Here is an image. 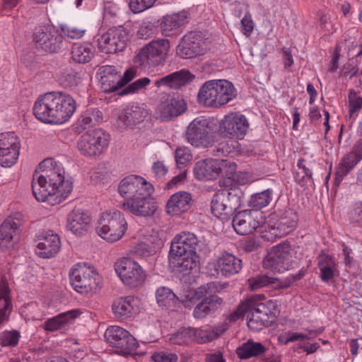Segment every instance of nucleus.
I'll use <instances>...</instances> for the list:
<instances>
[{
  "label": "nucleus",
  "instance_id": "338daca9",
  "mask_svg": "<svg viewBox=\"0 0 362 362\" xmlns=\"http://www.w3.org/2000/svg\"><path fill=\"white\" fill-rule=\"evenodd\" d=\"M336 267H320V278L322 281L327 282L332 279L334 278V269Z\"/></svg>",
  "mask_w": 362,
  "mask_h": 362
},
{
  "label": "nucleus",
  "instance_id": "a878e982",
  "mask_svg": "<svg viewBox=\"0 0 362 362\" xmlns=\"http://www.w3.org/2000/svg\"><path fill=\"white\" fill-rule=\"evenodd\" d=\"M186 108L184 100L168 95L158 105L156 114L161 120L167 121L180 115L185 112Z\"/></svg>",
  "mask_w": 362,
  "mask_h": 362
},
{
  "label": "nucleus",
  "instance_id": "ddd939ff",
  "mask_svg": "<svg viewBox=\"0 0 362 362\" xmlns=\"http://www.w3.org/2000/svg\"><path fill=\"white\" fill-rule=\"evenodd\" d=\"M291 245L283 243L274 246L263 260V267L274 272H284L293 267Z\"/></svg>",
  "mask_w": 362,
  "mask_h": 362
},
{
  "label": "nucleus",
  "instance_id": "09e8293b",
  "mask_svg": "<svg viewBox=\"0 0 362 362\" xmlns=\"http://www.w3.org/2000/svg\"><path fill=\"white\" fill-rule=\"evenodd\" d=\"M175 159L178 168H182L192 160L190 149L185 146H178L175 151Z\"/></svg>",
  "mask_w": 362,
  "mask_h": 362
},
{
  "label": "nucleus",
  "instance_id": "9d476101",
  "mask_svg": "<svg viewBox=\"0 0 362 362\" xmlns=\"http://www.w3.org/2000/svg\"><path fill=\"white\" fill-rule=\"evenodd\" d=\"M69 279L74 290L81 293L96 292L100 288L99 275L84 264L74 265L69 272Z\"/></svg>",
  "mask_w": 362,
  "mask_h": 362
},
{
  "label": "nucleus",
  "instance_id": "a211bd4d",
  "mask_svg": "<svg viewBox=\"0 0 362 362\" xmlns=\"http://www.w3.org/2000/svg\"><path fill=\"white\" fill-rule=\"evenodd\" d=\"M21 149L19 138L13 132L0 134V165L13 166L17 161Z\"/></svg>",
  "mask_w": 362,
  "mask_h": 362
},
{
  "label": "nucleus",
  "instance_id": "49530a36",
  "mask_svg": "<svg viewBox=\"0 0 362 362\" xmlns=\"http://www.w3.org/2000/svg\"><path fill=\"white\" fill-rule=\"evenodd\" d=\"M59 80L64 86L74 88L81 85L83 79L80 72L71 70L63 73Z\"/></svg>",
  "mask_w": 362,
  "mask_h": 362
},
{
  "label": "nucleus",
  "instance_id": "a18cd8bd",
  "mask_svg": "<svg viewBox=\"0 0 362 362\" xmlns=\"http://www.w3.org/2000/svg\"><path fill=\"white\" fill-rule=\"evenodd\" d=\"M194 334L192 327H182L171 334L170 340L178 345L187 344L194 341Z\"/></svg>",
  "mask_w": 362,
  "mask_h": 362
},
{
  "label": "nucleus",
  "instance_id": "bf43d9fd",
  "mask_svg": "<svg viewBox=\"0 0 362 362\" xmlns=\"http://www.w3.org/2000/svg\"><path fill=\"white\" fill-rule=\"evenodd\" d=\"M152 359L155 362H177V356L173 353L158 352L152 355Z\"/></svg>",
  "mask_w": 362,
  "mask_h": 362
},
{
  "label": "nucleus",
  "instance_id": "13d9d810",
  "mask_svg": "<svg viewBox=\"0 0 362 362\" xmlns=\"http://www.w3.org/2000/svg\"><path fill=\"white\" fill-rule=\"evenodd\" d=\"M93 125L94 123L86 111L78 119L75 128L77 132H81Z\"/></svg>",
  "mask_w": 362,
  "mask_h": 362
},
{
  "label": "nucleus",
  "instance_id": "5fc2aeb1",
  "mask_svg": "<svg viewBox=\"0 0 362 362\" xmlns=\"http://www.w3.org/2000/svg\"><path fill=\"white\" fill-rule=\"evenodd\" d=\"M277 281L276 278L271 277L267 275H262L253 279L250 284L252 290H257L270 284H274Z\"/></svg>",
  "mask_w": 362,
  "mask_h": 362
},
{
  "label": "nucleus",
  "instance_id": "2f4dec72",
  "mask_svg": "<svg viewBox=\"0 0 362 362\" xmlns=\"http://www.w3.org/2000/svg\"><path fill=\"white\" fill-rule=\"evenodd\" d=\"M81 313L80 310L77 309L62 313L55 317L47 319L43 325V328L45 330L50 332L57 330H65Z\"/></svg>",
  "mask_w": 362,
  "mask_h": 362
},
{
  "label": "nucleus",
  "instance_id": "473e14b6",
  "mask_svg": "<svg viewBox=\"0 0 362 362\" xmlns=\"http://www.w3.org/2000/svg\"><path fill=\"white\" fill-rule=\"evenodd\" d=\"M192 196L189 192L181 191L173 194L166 204V211L177 216L187 211L192 206Z\"/></svg>",
  "mask_w": 362,
  "mask_h": 362
},
{
  "label": "nucleus",
  "instance_id": "dca6fc26",
  "mask_svg": "<svg viewBox=\"0 0 362 362\" xmlns=\"http://www.w3.org/2000/svg\"><path fill=\"white\" fill-rule=\"evenodd\" d=\"M248 127L249 123L245 116L237 112H230L220 121L218 132L223 137L242 139L246 134Z\"/></svg>",
  "mask_w": 362,
  "mask_h": 362
},
{
  "label": "nucleus",
  "instance_id": "c9c22d12",
  "mask_svg": "<svg viewBox=\"0 0 362 362\" xmlns=\"http://www.w3.org/2000/svg\"><path fill=\"white\" fill-rule=\"evenodd\" d=\"M297 216L292 211H286L284 216L279 220L276 228H272L276 237H282L288 234L296 226Z\"/></svg>",
  "mask_w": 362,
  "mask_h": 362
},
{
  "label": "nucleus",
  "instance_id": "b1692460",
  "mask_svg": "<svg viewBox=\"0 0 362 362\" xmlns=\"http://www.w3.org/2000/svg\"><path fill=\"white\" fill-rule=\"evenodd\" d=\"M261 213L257 210H244L238 212L233 219V226L237 233L246 235L259 226L258 218Z\"/></svg>",
  "mask_w": 362,
  "mask_h": 362
},
{
  "label": "nucleus",
  "instance_id": "f257e3e1",
  "mask_svg": "<svg viewBox=\"0 0 362 362\" xmlns=\"http://www.w3.org/2000/svg\"><path fill=\"white\" fill-rule=\"evenodd\" d=\"M40 173L33 175L32 190L39 202L59 204L71 192L73 185L65 179V171L62 164L52 158L44 160L40 164Z\"/></svg>",
  "mask_w": 362,
  "mask_h": 362
},
{
  "label": "nucleus",
  "instance_id": "052dcab7",
  "mask_svg": "<svg viewBox=\"0 0 362 362\" xmlns=\"http://www.w3.org/2000/svg\"><path fill=\"white\" fill-rule=\"evenodd\" d=\"M349 217L351 221L362 224V204L356 203L349 213Z\"/></svg>",
  "mask_w": 362,
  "mask_h": 362
},
{
  "label": "nucleus",
  "instance_id": "cd10ccee",
  "mask_svg": "<svg viewBox=\"0 0 362 362\" xmlns=\"http://www.w3.org/2000/svg\"><path fill=\"white\" fill-rule=\"evenodd\" d=\"M61 246L60 239L52 230L43 231L38 236L37 254L42 258H50L55 255Z\"/></svg>",
  "mask_w": 362,
  "mask_h": 362
},
{
  "label": "nucleus",
  "instance_id": "2eb2a0df",
  "mask_svg": "<svg viewBox=\"0 0 362 362\" xmlns=\"http://www.w3.org/2000/svg\"><path fill=\"white\" fill-rule=\"evenodd\" d=\"M115 269L123 283L131 287H136L145 280L144 269L131 258L123 257L118 259L115 262Z\"/></svg>",
  "mask_w": 362,
  "mask_h": 362
},
{
  "label": "nucleus",
  "instance_id": "c756f323",
  "mask_svg": "<svg viewBox=\"0 0 362 362\" xmlns=\"http://www.w3.org/2000/svg\"><path fill=\"white\" fill-rule=\"evenodd\" d=\"M146 110L137 105L126 108L117 119V124L120 129L132 127L141 123L148 116Z\"/></svg>",
  "mask_w": 362,
  "mask_h": 362
},
{
  "label": "nucleus",
  "instance_id": "e433bc0d",
  "mask_svg": "<svg viewBox=\"0 0 362 362\" xmlns=\"http://www.w3.org/2000/svg\"><path fill=\"white\" fill-rule=\"evenodd\" d=\"M266 349V347L260 342L248 340L237 348L236 354L240 358L247 359L263 354Z\"/></svg>",
  "mask_w": 362,
  "mask_h": 362
},
{
  "label": "nucleus",
  "instance_id": "412c9836",
  "mask_svg": "<svg viewBox=\"0 0 362 362\" xmlns=\"http://www.w3.org/2000/svg\"><path fill=\"white\" fill-rule=\"evenodd\" d=\"M24 217L16 212L7 217L0 226V247L2 250L13 246L14 239L18 235L20 227L23 224Z\"/></svg>",
  "mask_w": 362,
  "mask_h": 362
},
{
  "label": "nucleus",
  "instance_id": "20e7f679",
  "mask_svg": "<svg viewBox=\"0 0 362 362\" xmlns=\"http://www.w3.org/2000/svg\"><path fill=\"white\" fill-rule=\"evenodd\" d=\"M233 180L230 177L219 180L223 189L218 190L211 202L212 214L222 220H227L241 205V190L238 187H232Z\"/></svg>",
  "mask_w": 362,
  "mask_h": 362
},
{
  "label": "nucleus",
  "instance_id": "6ab92c4d",
  "mask_svg": "<svg viewBox=\"0 0 362 362\" xmlns=\"http://www.w3.org/2000/svg\"><path fill=\"white\" fill-rule=\"evenodd\" d=\"M198 247H199V240L194 233L182 232L177 234L171 242L170 257L176 258L181 256L195 255Z\"/></svg>",
  "mask_w": 362,
  "mask_h": 362
},
{
  "label": "nucleus",
  "instance_id": "7ed1b4c3",
  "mask_svg": "<svg viewBox=\"0 0 362 362\" xmlns=\"http://www.w3.org/2000/svg\"><path fill=\"white\" fill-rule=\"evenodd\" d=\"M76 108L74 99L62 92H49L38 97L33 106L35 117L45 123L63 124Z\"/></svg>",
  "mask_w": 362,
  "mask_h": 362
},
{
  "label": "nucleus",
  "instance_id": "680f3d73",
  "mask_svg": "<svg viewBox=\"0 0 362 362\" xmlns=\"http://www.w3.org/2000/svg\"><path fill=\"white\" fill-rule=\"evenodd\" d=\"M304 275V273L300 271L296 274H293L292 276H290L289 277L286 278L282 281L277 282L278 280L276 281L275 284L276 285L274 286L276 288H289L291 284L298 281L300 280Z\"/></svg>",
  "mask_w": 362,
  "mask_h": 362
},
{
  "label": "nucleus",
  "instance_id": "f8f14e48",
  "mask_svg": "<svg viewBox=\"0 0 362 362\" xmlns=\"http://www.w3.org/2000/svg\"><path fill=\"white\" fill-rule=\"evenodd\" d=\"M247 303L248 305L247 325L250 330L257 332L272 323L274 317L272 312L265 304L259 303L257 296L247 298Z\"/></svg>",
  "mask_w": 362,
  "mask_h": 362
},
{
  "label": "nucleus",
  "instance_id": "f3484780",
  "mask_svg": "<svg viewBox=\"0 0 362 362\" xmlns=\"http://www.w3.org/2000/svg\"><path fill=\"white\" fill-rule=\"evenodd\" d=\"M127 41V33L121 26L110 28L98 40L100 50L105 54H114L123 51Z\"/></svg>",
  "mask_w": 362,
  "mask_h": 362
},
{
  "label": "nucleus",
  "instance_id": "a19ab883",
  "mask_svg": "<svg viewBox=\"0 0 362 362\" xmlns=\"http://www.w3.org/2000/svg\"><path fill=\"white\" fill-rule=\"evenodd\" d=\"M196 259V255L177 257L176 258H171L169 256L170 262L174 264L177 271L185 275L189 274L197 267Z\"/></svg>",
  "mask_w": 362,
  "mask_h": 362
},
{
  "label": "nucleus",
  "instance_id": "3c124183",
  "mask_svg": "<svg viewBox=\"0 0 362 362\" xmlns=\"http://www.w3.org/2000/svg\"><path fill=\"white\" fill-rule=\"evenodd\" d=\"M349 108L351 117L362 108V97L354 90L349 93Z\"/></svg>",
  "mask_w": 362,
  "mask_h": 362
},
{
  "label": "nucleus",
  "instance_id": "8fccbe9b",
  "mask_svg": "<svg viewBox=\"0 0 362 362\" xmlns=\"http://www.w3.org/2000/svg\"><path fill=\"white\" fill-rule=\"evenodd\" d=\"M18 331H5L0 334V344L3 346H15L19 341Z\"/></svg>",
  "mask_w": 362,
  "mask_h": 362
},
{
  "label": "nucleus",
  "instance_id": "4468645a",
  "mask_svg": "<svg viewBox=\"0 0 362 362\" xmlns=\"http://www.w3.org/2000/svg\"><path fill=\"white\" fill-rule=\"evenodd\" d=\"M107 342L122 355H129L138 348L136 339L125 329L112 325L105 332Z\"/></svg>",
  "mask_w": 362,
  "mask_h": 362
},
{
  "label": "nucleus",
  "instance_id": "4d7b16f0",
  "mask_svg": "<svg viewBox=\"0 0 362 362\" xmlns=\"http://www.w3.org/2000/svg\"><path fill=\"white\" fill-rule=\"evenodd\" d=\"M248 305L247 300L242 303L233 313L229 314L227 317V320L230 322H235L240 318L243 317L244 315L247 313Z\"/></svg>",
  "mask_w": 362,
  "mask_h": 362
},
{
  "label": "nucleus",
  "instance_id": "0eeeda50",
  "mask_svg": "<svg viewBox=\"0 0 362 362\" xmlns=\"http://www.w3.org/2000/svg\"><path fill=\"white\" fill-rule=\"evenodd\" d=\"M170 49L167 39L152 40L144 46L134 59V63L143 68L155 67L163 64Z\"/></svg>",
  "mask_w": 362,
  "mask_h": 362
},
{
  "label": "nucleus",
  "instance_id": "58836bf2",
  "mask_svg": "<svg viewBox=\"0 0 362 362\" xmlns=\"http://www.w3.org/2000/svg\"><path fill=\"white\" fill-rule=\"evenodd\" d=\"M134 298L131 296L120 298L112 304V312L117 318L126 319L131 317L133 311Z\"/></svg>",
  "mask_w": 362,
  "mask_h": 362
},
{
  "label": "nucleus",
  "instance_id": "7c9ffc66",
  "mask_svg": "<svg viewBox=\"0 0 362 362\" xmlns=\"http://www.w3.org/2000/svg\"><path fill=\"white\" fill-rule=\"evenodd\" d=\"M195 78L189 71L182 69L178 71L173 72L155 82L156 87H167L172 89H180L187 83L193 81Z\"/></svg>",
  "mask_w": 362,
  "mask_h": 362
},
{
  "label": "nucleus",
  "instance_id": "6e6552de",
  "mask_svg": "<svg viewBox=\"0 0 362 362\" xmlns=\"http://www.w3.org/2000/svg\"><path fill=\"white\" fill-rule=\"evenodd\" d=\"M185 139L197 148H208L215 143L213 128L209 121L204 117H197L189 124Z\"/></svg>",
  "mask_w": 362,
  "mask_h": 362
},
{
  "label": "nucleus",
  "instance_id": "f704fd0d",
  "mask_svg": "<svg viewBox=\"0 0 362 362\" xmlns=\"http://www.w3.org/2000/svg\"><path fill=\"white\" fill-rule=\"evenodd\" d=\"M222 289L218 282L211 281L202 285L195 290V296L208 303L221 305L223 300L216 295Z\"/></svg>",
  "mask_w": 362,
  "mask_h": 362
},
{
  "label": "nucleus",
  "instance_id": "de8ad7c7",
  "mask_svg": "<svg viewBox=\"0 0 362 362\" xmlns=\"http://www.w3.org/2000/svg\"><path fill=\"white\" fill-rule=\"evenodd\" d=\"M221 305L215 303H208L205 300H201L194 308L193 315L197 319L204 318L208 315L213 313Z\"/></svg>",
  "mask_w": 362,
  "mask_h": 362
},
{
  "label": "nucleus",
  "instance_id": "79ce46f5",
  "mask_svg": "<svg viewBox=\"0 0 362 362\" xmlns=\"http://www.w3.org/2000/svg\"><path fill=\"white\" fill-rule=\"evenodd\" d=\"M157 303L162 307H170L175 305L178 298L174 292L168 287H159L156 293Z\"/></svg>",
  "mask_w": 362,
  "mask_h": 362
},
{
  "label": "nucleus",
  "instance_id": "37998d69",
  "mask_svg": "<svg viewBox=\"0 0 362 362\" xmlns=\"http://www.w3.org/2000/svg\"><path fill=\"white\" fill-rule=\"evenodd\" d=\"M297 166L298 170L294 175L295 180L301 186H304L312 180V170L308 161L303 158L298 160Z\"/></svg>",
  "mask_w": 362,
  "mask_h": 362
},
{
  "label": "nucleus",
  "instance_id": "c85d7f7f",
  "mask_svg": "<svg viewBox=\"0 0 362 362\" xmlns=\"http://www.w3.org/2000/svg\"><path fill=\"white\" fill-rule=\"evenodd\" d=\"M91 218L87 211L81 209H74L68 216L67 228L78 236L85 235L90 226Z\"/></svg>",
  "mask_w": 362,
  "mask_h": 362
},
{
  "label": "nucleus",
  "instance_id": "39448f33",
  "mask_svg": "<svg viewBox=\"0 0 362 362\" xmlns=\"http://www.w3.org/2000/svg\"><path fill=\"white\" fill-rule=\"evenodd\" d=\"M233 84L226 80L206 81L197 93V101L205 107H220L235 97Z\"/></svg>",
  "mask_w": 362,
  "mask_h": 362
},
{
  "label": "nucleus",
  "instance_id": "aec40b11",
  "mask_svg": "<svg viewBox=\"0 0 362 362\" xmlns=\"http://www.w3.org/2000/svg\"><path fill=\"white\" fill-rule=\"evenodd\" d=\"M33 40L45 51L57 52L61 47L63 36L55 28L47 25L35 29Z\"/></svg>",
  "mask_w": 362,
  "mask_h": 362
},
{
  "label": "nucleus",
  "instance_id": "9b49d317",
  "mask_svg": "<svg viewBox=\"0 0 362 362\" xmlns=\"http://www.w3.org/2000/svg\"><path fill=\"white\" fill-rule=\"evenodd\" d=\"M242 269V259L227 251L222 252L206 267L209 275L216 278H229L238 274Z\"/></svg>",
  "mask_w": 362,
  "mask_h": 362
},
{
  "label": "nucleus",
  "instance_id": "72a5a7b5",
  "mask_svg": "<svg viewBox=\"0 0 362 362\" xmlns=\"http://www.w3.org/2000/svg\"><path fill=\"white\" fill-rule=\"evenodd\" d=\"M187 18L188 13L185 11L164 17L160 24L162 33L165 36L177 34L180 28L187 22Z\"/></svg>",
  "mask_w": 362,
  "mask_h": 362
},
{
  "label": "nucleus",
  "instance_id": "6e6d98bb",
  "mask_svg": "<svg viewBox=\"0 0 362 362\" xmlns=\"http://www.w3.org/2000/svg\"><path fill=\"white\" fill-rule=\"evenodd\" d=\"M156 30V28L151 22H144L139 26L137 31V35L141 39H148L153 36Z\"/></svg>",
  "mask_w": 362,
  "mask_h": 362
},
{
  "label": "nucleus",
  "instance_id": "423d86ee",
  "mask_svg": "<svg viewBox=\"0 0 362 362\" xmlns=\"http://www.w3.org/2000/svg\"><path fill=\"white\" fill-rule=\"evenodd\" d=\"M127 228L124 215L119 211H113L101 214L96 230L101 238L113 243L122 238Z\"/></svg>",
  "mask_w": 362,
  "mask_h": 362
},
{
  "label": "nucleus",
  "instance_id": "bb28decb",
  "mask_svg": "<svg viewBox=\"0 0 362 362\" xmlns=\"http://www.w3.org/2000/svg\"><path fill=\"white\" fill-rule=\"evenodd\" d=\"M97 74L105 93H112L121 88V71L115 66L103 65L99 67Z\"/></svg>",
  "mask_w": 362,
  "mask_h": 362
},
{
  "label": "nucleus",
  "instance_id": "393cba45",
  "mask_svg": "<svg viewBox=\"0 0 362 362\" xmlns=\"http://www.w3.org/2000/svg\"><path fill=\"white\" fill-rule=\"evenodd\" d=\"M226 166V160L221 159H205L196 163L194 167V177L199 180L216 179L223 167Z\"/></svg>",
  "mask_w": 362,
  "mask_h": 362
},
{
  "label": "nucleus",
  "instance_id": "864d4df0",
  "mask_svg": "<svg viewBox=\"0 0 362 362\" xmlns=\"http://www.w3.org/2000/svg\"><path fill=\"white\" fill-rule=\"evenodd\" d=\"M194 329V341L197 343L202 344L211 341L214 339V335L213 331L211 328L207 329H199V328H193Z\"/></svg>",
  "mask_w": 362,
  "mask_h": 362
},
{
  "label": "nucleus",
  "instance_id": "1a4fd4ad",
  "mask_svg": "<svg viewBox=\"0 0 362 362\" xmlns=\"http://www.w3.org/2000/svg\"><path fill=\"white\" fill-rule=\"evenodd\" d=\"M110 139V134L101 129L88 130L81 136L77 147L83 156H99L107 148Z\"/></svg>",
  "mask_w": 362,
  "mask_h": 362
},
{
  "label": "nucleus",
  "instance_id": "e2e57ef3",
  "mask_svg": "<svg viewBox=\"0 0 362 362\" xmlns=\"http://www.w3.org/2000/svg\"><path fill=\"white\" fill-rule=\"evenodd\" d=\"M63 30L67 37L71 39L81 38L84 35L86 32V30L77 28L74 25L66 26L64 29H63Z\"/></svg>",
  "mask_w": 362,
  "mask_h": 362
},
{
  "label": "nucleus",
  "instance_id": "ea45409f",
  "mask_svg": "<svg viewBox=\"0 0 362 362\" xmlns=\"http://www.w3.org/2000/svg\"><path fill=\"white\" fill-rule=\"evenodd\" d=\"M93 57L92 46L87 43H74L71 48V59L80 64H86Z\"/></svg>",
  "mask_w": 362,
  "mask_h": 362
},
{
  "label": "nucleus",
  "instance_id": "774afa93",
  "mask_svg": "<svg viewBox=\"0 0 362 362\" xmlns=\"http://www.w3.org/2000/svg\"><path fill=\"white\" fill-rule=\"evenodd\" d=\"M319 268L323 267H336V263L332 256L322 253L318 257Z\"/></svg>",
  "mask_w": 362,
  "mask_h": 362
},
{
  "label": "nucleus",
  "instance_id": "69168bd1",
  "mask_svg": "<svg viewBox=\"0 0 362 362\" xmlns=\"http://www.w3.org/2000/svg\"><path fill=\"white\" fill-rule=\"evenodd\" d=\"M241 25L243 28V33L245 35H250L252 32L254 28V23L252 20L251 15L247 13L241 20Z\"/></svg>",
  "mask_w": 362,
  "mask_h": 362
},
{
  "label": "nucleus",
  "instance_id": "603ef678",
  "mask_svg": "<svg viewBox=\"0 0 362 362\" xmlns=\"http://www.w3.org/2000/svg\"><path fill=\"white\" fill-rule=\"evenodd\" d=\"M150 82L151 80L149 78L144 77L139 78L122 89L121 93H119V95H123L134 93L148 85Z\"/></svg>",
  "mask_w": 362,
  "mask_h": 362
},
{
  "label": "nucleus",
  "instance_id": "4be33fe9",
  "mask_svg": "<svg viewBox=\"0 0 362 362\" xmlns=\"http://www.w3.org/2000/svg\"><path fill=\"white\" fill-rule=\"evenodd\" d=\"M204 42L199 32H189L182 37L177 46V54L184 59H192L205 52Z\"/></svg>",
  "mask_w": 362,
  "mask_h": 362
},
{
  "label": "nucleus",
  "instance_id": "c03bdc74",
  "mask_svg": "<svg viewBox=\"0 0 362 362\" xmlns=\"http://www.w3.org/2000/svg\"><path fill=\"white\" fill-rule=\"evenodd\" d=\"M272 198V190L267 189L261 192L253 194L250 200V205L253 208L252 210H259L267 206Z\"/></svg>",
  "mask_w": 362,
  "mask_h": 362
},
{
  "label": "nucleus",
  "instance_id": "0e129e2a",
  "mask_svg": "<svg viewBox=\"0 0 362 362\" xmlns=\"http://www.w3.org/2000/svg\"><path fill=\"white\" fill-rule=\"evenodd\" d=\"M231 152V147L228 142H221L213 150L212 154L218 158L227 156Z\"/></svg>",
  "mask_w": 362,
  "mask_h": 362
},
{
  "label": "nucleus",
  "instance_id": "f03ea898",
  "mask_svg": "<svg viewBox=\"0 0 362 362\" xmlns=\"http://www.w3.org/2000/svg\"><path fill=\"white\" fill-rule=\"evenodd\" d=\"M118 192L125 199L122 209L139 216H151L155 214L157 206L150 199L153 187L144 177L134 175L125 177L118 185Z\"/></svg>",
  "mask_w": 362,
  "mask_h": 362
},
{
  "label": "nucleus",
  "instance_id": "5701e85b",
  "mask_svg": "<svg viewBox=\"0 0 362 362\" xmlns=\"http://www.w3.org/2000/svg\"><path fill=\"white\" fill-rule=\"evenodd\" d=\"M362 160V141H358L351 151L341 160L335 173L334 185L339 186L344 177Z\"/></svg>",
  "mask_w": 362,
  "mask_h": 362
},
{
  "label": "nucleus",
  "instance_id": "4c0bfd02",
  "mask_svg": "<svg viewBox=\"0 0 362 362\" xmlns=\"http://www.w3.org/2000/svg\"><path fill=\"white\" fill-rule=\"evenodd\" d=\"M11 310V301L8 283L0 279V323L6 319Z\"/></svg>",
  "mask_w": 362,
  "mask_h": 362
}]
</instances>
